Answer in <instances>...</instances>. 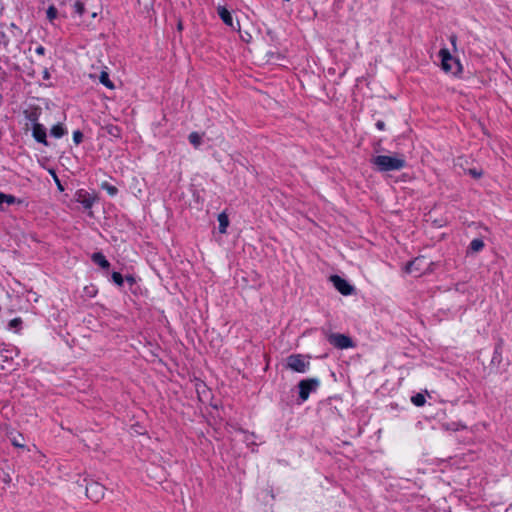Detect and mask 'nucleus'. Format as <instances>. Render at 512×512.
Here are the masks:
<instances>
[{
  "label": "nucleus",
  "mask_w": 512,
  "mask_h": 512,
  "mask_svg": "<svg viewBox=\"0 0 512 512\" xmlns=\"http://www.w3.org/2000/svg\"><path fill=\"white\" fill-rule=\"evenodd\" d=\"M372 165L379 172L399 171L407 166V161L403 154L378 155L371 159Z\"/></svg>",
  "instance_id": "1"
},
{
  "label": "nucleus",
  "mask_w": 512,
  "mask_h": 512,
  "mask_svg": "<svg viewBox=\"0 0 512 512\" xmlns=\"http://www.w3.org/2000/svg\"><path fill=\"white\" fill-rule=\"evenodd\" d=\"M439 57L441 58V68L454 75L458 74L462 70L461 63L458 59L453 58L450 51L447 48H441L439 51Z\"/></svg>",
  "instance_id": "2"
},
{
  "label": "nucleus",
  "mask_w": 512,
  "mask_h": 512,
  "mask_svg": "<svg viewBox=\"0 0 512 512\" xmlns=\"http://www.w3.org/2000/svg\"><path fill=\"white\" fill-rule=\"evenodd\" d=\"M85 484V494L88 499L91 501L98 503L104 498L105 495V487L96 481L84 479Z\"/></svg>",
  "instance_id": "3"
},
{
  "label": "nucleus",
  "mask_w": 512,
  "mask_h": 512,
  "mask_svg": "<svg viewBox=\"0 0 512 512\" xmlns=\"http://www.w3.org/2000/svg\"><path fill=\"white\" fill-rule=\"evenodd\" d=\"M287 368L297 373H305L310 368V362L302 354H292L287 357Z\"/></svg>",
  "instance_id": "4"
},
{
  "label": "nucleus",
  "mask_w": 512,
  "mask_h": 512,
  "mask_svg": "<svg viewBox=\"0 0 512 512\" xmlns=\"http://www.w3.org/2000/svg\"><path fill=\"white\" fill-rule=\"evenodd\" d=\"M425 256H419L409 261L405 265V272L408 274H414L415 276H421L430 266Z\"/></svg>",
  "instance_id": "5"
},
{
  "label": "nucleus",
  "mask_w": 512,
  "mask_h": 512,
  "mask_svg": "<svg viewBox=\"0 0 512 512\" xmlns=\"http://www.w3.org/2000/svg\"><path fill=\"white\" fill-rule=\"evenodd\" d=\"M320 380L318 378H307L303 379L298 383L299 388V399L302 402L308 400L310 393L314 392L320 386Z\"/></svg>",
  "instance_id": "6"
},
{
  "label": "nucleus",
  "mask_w": 512,
  "mask_h": 512,
  "mask_svg": "<svg viewBox=\"0 0 512 512\" xmlns=\"http://www.w3.org/2000/svg\"><path fill=\"white\" fill-rule=\"evenodd\" d=\"M327 340L337 349H349L355 346L353 340L345 334L330 333L327 336Z\"/></svg>",
  "instance_id": "7"
},
{
  "label": "nucleus",
  "mask_w": 512,
  "mask_h": 512,
  "mask_svg": "<svg viewBox=\"0 0 512 512\" xmlns=\"http://www.w3.org/2000/svg\"><path fill=\"white\" fill-rule=\"evenodd\" d=\"M74 199L80 203L84 209L89 210L93 207L98 197L94 193H90L85 189H78L74 194Z\"/></svg>",
  "instance_id": "8"
},
{
  "label": "nucleus",
  "mask_w": 512,
  "mask_h": 512,
  "mask_svg": "<svg viewBox=\"0 0 512 512\" xmlns=\"http://www.w3.org/2000/svg\"><path fill=\"white\" fill-rule=\"evenodd\" d=\"M331 282L338 292L344 296L351 295L354 291V287L344 278L339 275H332L330 277Z\"/></svg>",
  "instance_id": "9"
},
{
  "label": "nucleus",
  "mask_w": 512,
  "mask_h": 512,
  "mask_svg": "<svg viewBox=\"0 0 512 512\" xmlns=\"http://www.w3.org/2000/svg\"><path fill=\"white\" fill-rule=\"evenodd\" d=\"M32 136L36 142L48 146L46 128L43 124L32 126Z\"/></svg>",
  "instance_id": "10"
},
{
  "label": "nucleus",
  "mask_w": 512,
  "mask_h": 512,
  "mask_svg": "<svg viewBox=\"0 0 512 512\" xmlns=\"http://www.w3.org/2000/svg\"><path fill=\"white\" fill-rule=\"evenodd\" d=\"M6 203L8 205L20 204L22 203L21 199L16 198L14 195L5 194L0 192V210H4L3 204Z\"/></svg>",
  "instance_id": "11"
},
{
  "label": "nucleus",
  "mask_w": 512,
  "mask_h": 512,
  "mask_svg": "<svg viewBox=\"0 0 512 512\" xmlns=\"http://www.w3.org/2000/svg\"><path fill=\"white\" fill-rule=\"evenodd\" d=\"M91 260L98 266H100L103 269H108L110 267L109 261L106 259V257L101 252H95L91 256Z\"/></svg>",
  "instance_id": "12"
},
{
  "label": "nucleus",
  "mask_w": 512,
  "mask_h": 512,
  "mask_svg": "<svg viewBox=\"0 0 512 512\" xmlns=\"http://www.w3.org/2000/svg\"><path fill=\"white\" fill-rule=\"evenodd\" d=\"M217 12H218V15L219 17L221 18V20L228 26H233V18H232V15L230 13V11L224 7V6H219L217 8Z\"/></svg>",
  "instance_id": "13"
},
{
  "label": "nucleus",
  "mask_w": 512,
  "mask_h": 512,
  "mask_svg": "<svg viewBox=\"0 0 512 512\" xmlns=\"http://www.w3.org/2000/svg\"><path fill=\"white\" fill-rule=\"evenodd\" d=\"M68 133L67 128L62 123H57L53 125L50 129V134L52 137L59 139L65 136Z\"/></svg>",
  "instance_id": "14"
},
{
  "label": "nucleus",
  "mask_w": 512,
  "mask_h": 512,
  "mask_svg": "<svg viewBox=\"0 0 512 512\" xmlns=\"http://www.w3.org/2000/svg\"><path fill=\"white\" fill-rule=\"evenodd\" d=\"M484 247H485L484 241L480 238H475L470 242L468 249H467V254L478 253V252L482 251L484 249Z\"/></svg>",
  "instance_id": "15"
},
{
  "label": "nucleus",
  "mask_w": 512,
  "mask_h": 512,
  "mask_svg": "<svg viewBox=\"0 0 512 512\" xmlns=\"http://www.w3.org/2000/svg\"><path fill=\"white\" fill-rule=\"evenodd\" d=\"M219 232L226 233L227 227L229 226V218L224 212L218 215Z\"/></svg>",
  "instance_id": "16"
},
{
  "label": "nucleus",
  "mask_w": 512,
  "mask_h": 512,
  "mask_svg": "<svg viewBox=\"0 0 512 512\" xmlns=\"http://www.w3.org/2000/svg\"><path fill=\"white\" fill-rule=\"evenodd\" d=\"M100 188L105 190L110 197H114L118 194V188L107 181H103L100 184Z\"/></svg>",
  "instance_id": "17"
},
{
  "label": "nucleus",
  "mask_w": 512,
  "mask_h": 512,
  "mask_svg": "<svg viewBox=\"0 0 512 512\" xmlns=\"http://www.w3.org/2000/svg\"><path fill=\"white\" fill-rule=\"evenodd\" d=\"M25 116L28 121H30L33 125L40 124L38 122L40 111L38 109H34L32 111H25Z\"/></svg>",
  "instance_id": "18"
},
{
  "label": "nucleus",
  "mask_w": 512,
  "mask_h": 512,
  "mask_svg": "<svg viewBox=\"0 0 512 512\" xmlns=\"http://www.w3.org/2000/svg\"><path fill=\"white\" fill-rule=\"evenodd\" d=\"M99 81L101 84H103L105 87L109 89H113L114 83L111 81L109 74L106 71H102L99 76Z\"/></svg>",
  "instance_id": "19"
},
{
  "label": "nucleus",
  "mask_w": 512,
  "mask_h": 512,
  "mask_svg": "<svg viewBox=\"0 0 512 512\" xmlns=\"http://www.w3.org/2000/svg\"><path fill=\"white\" fill-rule=\"evenodd\" d=\"M73 12L74 14L78 15V16H83L84 13L86 12V7H85V4L81 1H76L74 4H73Z\"/></svg>",
  "instance_id": "20"
},
{
  "label": "nucleus",
  "mask_w": 512,
  "mask_h": 512,
  "mask_svg": "<svg viewBox=\"0 0 512 512\" xmlns=\"http://www.w3.org/2000/svg\"><path fill=\"white\" fill-rule=\"evenodd\" d=\"M411 402L417 406L421 407L426 403V398L423 394L417 393L411 397Z\"/></svg>",
  "instance_id": "21"
},
{
  "label": "nucleus",
  "mask_w": 512,
  "mask_h": 512,
  "mask_svg": "<svg viewBox=\"0 0 512 512\" xmlns=\"http://www.w3.org/2000/svg\"><path fill=\"white\" fill-rule=\"evenodd\" d=\"M23 441H24V438H23L22 434H18L17 436L11 438V443L16 448L25 449L26 446Z\"/></svg>",
  "instance_id": "22"
},
{
  "label": "nucleus",
  "mask_w": 512,
  "mask_h": 512,
  "mask_svg": "<svg viewBox=\"0 0 512 512\" xmlns=\"http://www.w3.org/2000/svg\"><path fill=\"white\" fill-rule=\"evenodd\" d=\"M46 16H47V19L50 21V22H53L57 16H58V10L55 6L51 5L48 7L47 11H46Z\"/></svg>",
  "instance_id": "23"
},
{
  "label": "nucleus",
  "mask_w": 512,
  "mask_h": 512,
  "mask_svg": "<svg viewBox=\"0 0 512 512\" xmlns=\"http://www.w3.org/2000/svg\"><path fill=\"white\" fill-rule=\"evenodd\" d=\"M188 140L194 147H198L201 144V136L197 132H191Z\"/></svg>",
  "instance_id": "24"
},
{
  "label": "nucleus",
  "mask_w": 512,
  "mask_h": 512,
  "mask_svg": "<svg viewBox=\"0 0 512 512\" xmlns=\"http://www.w3.org/2000/svg\"><path fill=\"white\" fill-rule=\"evenodd\" d=\"M112 281L119 287L123 286L124 283V277L120 272L114 271L111 274Z\"/></svg>",
  "instance_id": "25"
},
{
  "label": "nucleus",
  "mask_w": 512,
  "mask_h": 512,
  "mask_svg": "<svg viewBox=\"0 0 512 512\" xmlns=\"http://www.w3.org/2000/svg\"><path fill=\"white\" fill-rule=\"evenodd\" d=\"M22 325V319L20 317L13 318L9 321V329H17Z\"/></svg>",
  "instance_id": "26"
},
{
  "label": "nucleus",
  "mask_w": 512,
  "mask_h": 512,
  "mask_svg": "<svg viewBox=\"0 0 512 512\" xmlns=\"http://www.w3.org/2000/svg\"><path fill=\"white\" fill-rule=\"evenodd\" d=\"M73 142L79 145L83 141V133L80 130H75L72 135Z\"/></svg>",
  "instance_id": "27"
},
{
  "label": "nucleus",
  "mask_w": 512,
  "mask_h": 512,
  "mask_svg": "<svg viewBox=\"0 0 512 512\" xmlns=\"http://www.w3.org/2000/svg\"><path fill=\"white\" fill-rule=\"evenodd\" d=\"M501 357H502L501 348L499 346H497V347H495V350H494V353H493L492 362H494L496 360L500 362Z\"/></svg>",
  "instance_id": "28"
},
{
  "label": "nucleus",
  "mask_w": 512,
  "mask_h": 512,
  "mask_svg": "<svg viewBox=\"0 0 512 512\" xmlns=\"http://www.w3.org/2000/svg\"><path fill=\"white\" fill-rule=\"evenodd\" d=\"M468 173L475 179H478L482 176V171H479L475 168L469 169Z\"/></svg>",
  "instance_id": "29"
},
{
  "label": "nucleus",
  "mask_w": 512,
  "mask_h": 512,
  "mask_svg": "<svg viewBox=\"0 0 512 512\" xmlns=\"http://www.w3.org/2000/svg\"><path fill=\"white\" fill-rule=\"evenodd\" d=\"M45 52H46V49L44 46L42 45H38L36 48H35V53L39 56H44L45 55Z\"/></svg>",
  "instance_id": "30"
},
{
  "label": "nucleus",
  "mask_w": 512,
  "mask_h": 512,
  "mask_svg": "<svg viewBox=\"0 0 512 512\" xmlns=\"http://www.w3.org/2000/svg\"><path fill=\"white\" fill-rule=\"evenodd\" d=\"M376 128L379 130V131H384L386 129V125H385V122L382 121V120H378L375 124Z\"/></svg>",
  "instance_id": "31"
},
{
  "label": "nucleus",
  "mask_w": 512,
  "mask_h": 512,
  "mask_svg": "<svg viewBox=\"0 0 512 512\" xmlns=\"http://www.w3.org/2000/svg\"><path fill=\"white\" fill-rule=\"evenodd\" d=\"M124 280H126L130 284V286L136 283V279L132 275H126Z\"/></svg>",
  "instance_id": "32"
},
{
  "label": "nucleus",
  "mask_w": 512,
  "mask_h": 512,
  "mask_svg": "<svg viewBox=\"0 0 512 512\" xmlns=\"http://www.w3.org/2000/svg\"><path fill=\"white\" fill-rule=\"evenodd\" d=\"M449 41L452 44V46L455 48L457 43V36L455 34L450 35Z\"/></svg>",
  "instance_id": "33"
},
{
  "label": "nucleus",
  "mask_w": 512,
  "mask_h": 512,
  "mask_svg": "<svg viewBox=\"0 0 512 512\" xmlns=\"http://www.w3.org/2000/svg\"><path fill=\"white\" fill-rule=\"evenodd\" d=\"M49 76H50V75H49V72H48L47 70H45V71H44V76H43V78H44V79H48V78H49Z\"/></svg>",
  "instance_id": "34"
},
{
  "label": "nucleus",
  "mask_w": 512,
  "mask_h": 512,
  "mask_svg": "<svg viewBox=\"0 0 512 512\" xmlns=\"http://www.w3.org/2000/svg\"><path fill=\"white\" fill-rule=\"evenodd\" d=\"M178 29H179V30H181V29H182V24H181V23H179V24H178Z\"/></svg>",
  "instance_id": "35"
},
{
  "label": "nucleus",
  "mask_w": 512,
  "mask_h": 512,
  "mask_svg": "<svg viewBox=\"0 0 512 512\" xmlns=\"http://www.w3.org/2000/svg\"><path fill=\"white\" fill-rule=\"evenodd\" d=\"M55 179H56V182L58 183V185H60L59 183V179H57V177L55 176ZM61 188V186H59Z\"/></svg>",
  "instance_id": "36"
}]
</instances>
